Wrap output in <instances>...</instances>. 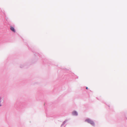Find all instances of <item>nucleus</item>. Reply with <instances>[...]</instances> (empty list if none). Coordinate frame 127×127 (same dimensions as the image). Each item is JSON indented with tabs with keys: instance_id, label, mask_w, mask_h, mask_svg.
<instances>
[{
	"instance_id": "obj_1",
	"label": "nucleus",
	"mask_w": 127,
	"mask_h": 127,
	"mask_svg": "<svg viewBox=\"0 0 127 127\" xmlns=\"http://www.w3.org/2000/svg\"><path fill=\"white\" fill-rule=\"evenodd\" d=\"M85 121L86 122L90 124L93 126H95V123L94 121L90 119H86L85 120Z\"/></svg>"
},
{
	"instance_id": "obj_2",
	"label": "nucleus",
	"mask_w": 127,
	"mask_h": 127,
	"mask_svg": "<svg viewBox=\"0 0 127 127\" xmlns=\"http://www.w3.org/2000/svg\"><path fill=\"white\" fill-rule=\"evenodd\" d=\"M72 114L73 116H77L78 115V113L76 111H74L72 112Z\"/></svg>"
},
{
	"instance_id": "obj_3",
	"label": "nucleus",
	"mask_w": 127,
	"mask_h": 127,
	"mask_svg": "<svg viewBox=\"0 0 127 127\" xmlns=\"http://www.w3.org/2000/svg\"><path fill=\"white\" fill-rule=\"evenodd\" d=\"M10 29L11 30V31H12V32H15L16 31L15 30L14 28H13V27L12 26H11L10 28Z\"/></svg>"
},
{
	"instance_id": "obj_4",
	"label": "nucleus",
	"mask_w": 127,
	"mask_h": 127,
	"mask_svg": "<svg viewBox=\"0 0 127 127\" xmlns=\"http://www.w3.org/2000/svg\"><path fill=\"white\" fill-rule=\"evenodd\" d=\"M67 120H66L64 121L62 123L61 126V127H62L63 126H64V124L67 121Z\"/></svg>"
},
{
	"instance_id": "obj_5",
	"label": "nucleus",
	"mask_w": 127,
	"mask_h": 127,
	"mask_svg": "<svg viewBox=\"0 0 127 127\" xmlns=\"http://www.w3.org/2000/svg\"><path fill=\"white\" fill-rule=\"evenodd\" d=\"M2 99V98L0 97V107L2 105L1 104V99Z\"/></svg>"
},
{
	"instance_id": "obj_6",
	"label": "nucleus",
	"mask_w": 127,
	"mask_h": 127,
	"mask_svg": "<svg viewBox=\"0 0 127 127\" xmlns=\"http://www.w3.org/2000/svg\"><path fill=\"white\" fill-rule=\"evenodd\" d=\"M20 67L21 68H22V67H23V66H22V65H21V66H20Z\"/></svg>"
},
{
	"instance_id": "obj_7",
	"label": "nucleus",
	"mask_w": 127,
	"mask_h": 127,
	"mask_svg": "<svg viewBox=\"0 0 127 127\" xmlns=\"http://www.w3.org/2000/svg\"><path fill=\"white\" fill-rule=\"evenodd\" d=\"M86 89H88V88L87 87H86Z\"/></svg>"
},
{
	"instance_id": "obj_8",
	"label": "nucleus",
	"mask_w": 127,
	"mask_h": 127,
	"mask_svg": "<svg viewBox=\"0 0 127 127\" xmlns=\"http://www.w3.org/2000/svg\"><path fill=\"white\" fill-rule=\"evenodd\" d=\"M19 105H21V104H19Z\"/></svg>"
}]
</instances>
